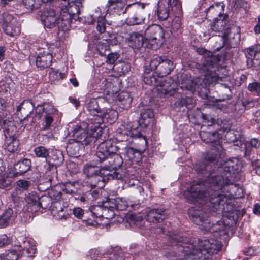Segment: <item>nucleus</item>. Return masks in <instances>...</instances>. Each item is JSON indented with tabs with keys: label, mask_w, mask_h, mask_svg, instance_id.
<instances>
[{
	"label": "nucleus",
	"mask_w": 260,
	"mask_h": 260,
	"mask_svg": "<svg viewBox=\"0 0 260 260\" xmlns=\"http://www.w3.org/2000/svg\"><path fill=\"white\" fill-rule=\"evenodd\" d=\"M200 137L206 143H211V150L204 160L196 165V171L201 174L209 172L203 182L194 181L184 191L188 202L199 203L211 208V211L228 216L237 215L234 199L242 197V189L239 185L231 182L232 174L238 173L241 163L237 158L226 161L224 149L219 142L221 136L218 132L202 131Z\"/></svg>",
	"instance_id": "obj_1"
},
{
	"label": "nucleus",
	"mask_w": 260,
	"mask_h": 260,
	"mask_svg": "<svg viewBox=\"0 0 260 260\" xmlns=\"http://www.w3.org/2000/svg\"><path fill=\"white\" fill-rule=\"evenodd\" d=\"M169 241L174 251L168 253L172 260H183L188 255H197L203 260H219L222 245L217 239H194L192 242L185 233H172Z\"/></svg>",
	"instance_id": "obj_2"
},
{
	"label": "nucleus",
	"mask_w": 260,
	"mask_h": 260,
	"mask_svg": "<svg viewBox=\"0 0 260 260\" xmlns=\"http://www.w3.org/2000/svg\"><path fill=\"white\" fill-rule=\"evenodd\" d=\"M169 241L174 251L168 253L172 260H183L188 255H197L203 260H219L222 245L217 239H194L192 242L185 233H172Z\"/></svg>",
	"instance_id": "obj_3"
},
{
	"label": "nucleus",
	"mask_w": 260,
	"mask_h": 260,
	"mask_svg": "<svg viewBox=\"0 0 260 260\" xmlns=\"http://www.w3.org/2000/svg\"><path fill=\"white\" fill-rule=\"evenodd\" d=\"M118 147L112 140L101 142L98 146L96 156L100 161H106L102 171L110 173L121 167L123 164L122 157L118 154Z\"/></svg>",
	"instance_id": "obj_4"
},
{
	"label": "nucleus",
	"mask_w": 260,
	"mask_h": 260,
	"mask_svg": "<svg viewBox=\"0 0 260 260\" xmlns=\"http://www.w3.org/2000/svg\"><path fill=\"white\" fill-rule=\"evenodd\" d=\"M188 214L192 222L199 225L201 230L214 233L216 239L226 234V227L223 222L219 221L215 224H211L207 214L202 208L192 207L189 209Z\"/></svg>",
	"instance_id": "obj_5"
},
{
	"label": "nucleus",
	"mask_w": 260,
	"mask_h": 260,
	"mask_svg": "<svg viewBox=\"0 0 260 260\" xmlns=\"http://www.w3.org/2000/svg\"><path fill=\"white\" fill-rule=\"evenodd\" d=\"M219 60L215 56H202L201 64H198L200 72L204 74V82L206 84L219 83L223 81L225 69L218 66Z\"/></svg>",
	"instance_id": "obj_6"
},
{
	"label": "nucleus",
	"mask_w": 260,
	"mask_h": 260,
	"mask_svg": "<svg viewBox=\"0 0 260 260\" xmlns=\"http://www.w3.org/2000/svg\"><path fill=\"white\" fill-rule=\"evenodd\" d=\"M72 18V14L67 8L62 9L59 17L51 9L45 10L41 15V20L45 27L52 28L57 25L63 31L68 30L71 27Z\"/></svg>",
	"instance_id": "obj_7"
},
{
	"label": "nucleus",
	"mask_w": 260,
	"mask_h": 260,
	"mask_svg": "<svg viewBox=\"0 0 260 260\" xmlns=\"http://www.w3.org/2000/svg\"><path fill=\"white\" fill-rule=\"evenodd\" d=\"M233 26L230 23L229 16L226 14H223L220 17L213 20L210 24L209 30L219 33V36L225 38L229 35Z\"/></svg>",
	"instance_id": "obj_8"
},
{
	"label": "nucleus",
	"mask_w": 260,
	"mask_h": 260,
	"mask_svg": "<svg viewBox=\"0 0 260 260\" xmlns=\"http://www.w3.org/2000/svg\"><path fill=\"white\" fill-rule=\"evenodd\" d=\"M14 247L21 250L22 255L26 251L27 257H33L36 253V246L34 241L23 237H19L17 241L13 242Z\"/></svg>",
	"instance_id": "obj_9"
},
{
	"label": "nucleus",
	"mask_w": 260,
	"mask_h": 260,
	"mask_svg": "<svg viewBox=\"0 0 260 260\" xmlns=\"http://www.w3.org/2000/svg\"><path fill=\"white\" fill-rule=\"evenodd\" d=\"M39 197L35 192H32L27 194L25 198L26 204L24 207L25 211L28 213L34 214L38 212L41 208H46L43 207L42 203L39 202Z\"/></svg>",
	"instance_id": "obj_10"
},
{
	"label": "nucleus",
	"mask_w": 260,
	"mask_h": 260,
	"mask_svg": "<svg viewBox=\"0 0 260 260\" xmlns=\"http://www.w3.org/2000/svg\"><path fill=\"white\" fill-rule=\"evenodd\" d=\"M102 169L103 167L100 169L97 166L91 165H86L84 167L83 172L88 178L98 174H100L103 175L108 176V179L112 178L119 180L122 178L121 174L116 171H114L113 173H110L106 172L105 170L102 171Z\"/></svg>",
	"instance_id": "obj_11"
},
{
	"label": "nucleus",
	"mask_w": 260,
	"mask_h": 260,
	"mask_svg": "<svg viewBox=\"0 0 260 260\" xmlns=\"http://www.w3.org/2000/svg\"><path fill=\"white\" fill-rule=\"evenodd\" d=\"M131 137L135 139L133 142L137 145L138 155L140 156L141 153H143L147 148L146 136L140 132L138 127L133 128L131 126Z\"/></svg>",
	"instance_id": "obj_12"
},
{
	"label": "nucleus",
	"mask_w": 260,
	"mask_h": 260,
	"mask_svg": "<svg viewBox=\"0 0 260 260\" xmlns=\"http://www.w3.org/2000/svg\"><path fill=\"white\" fill-rule=\"evenodd\" d=\"M167 215V213L164 208L160 207L149 210L145 218L149 222L156 223L160 222L164 220Z\"/></svg>",
	"instance_id": "obj_13"
},
{
	"label": "nucleus",
	"mask_w": 260,
	"mask_h": 260,
	"mask_svg": "<svg viewBox=\"0 0 260 260\" xmlns=\"http://www.w3.org/2000/svg\"><path fill=\"white\" fill-rule=\"evenodd\" d=\"M260 147V140L257 138H252L241 144V151L243 152L244 157H248L254 153V149Z\"/></svg>",
	"instance_id": "obj_14"
},
{
	"label": "nucleus",
	"mask_w": 260,
	"mask_h": 260,
	"mask_svg": "<svg viewBox=\"0 0 260 260\" xmlns=\"http://www.w3.org/2000/svg\"><path fill=\"white\" fill-rule=\"evenodd\" d=\"M34 151L37 157L45 159V171H50L54 166V163L51 161L52 159L49 155V150L44 146H40L36 147Z\"/></svg>",
	"instance_id": "obj_15"
},
{
	"label": "nucleus",
	"mask_w": 260,
	"mask_h": 260,
	"mask_svg": "<svg viewBox=\"0 0 260 260\" xmlns=\"http://www.w3.org/2000/svg\"><path fill=\"white\" fill-rule=\"evenodd\" d=\"M34 105L30 100L23 101L20 105L17 107V112L18 115L19 113L21 115L20 119L23 121H25L31 114L34 108Z\"/></svg>",
	"instance_id": "obj_16"
},
{
	"label": "nucleus",
	"mask_w": 260,
	"mask_h": 260,
	"mask_svg": "<svg viewBox=\"0 0 260 260\" xmlns=\"http://www.w3.org/2000/svg\"><path fill=\"white\" fill-rule=\"evenodd\" d=\"M131 6H133V10H135L137 8L138 10V14H135L132 18L133 21H131V25H140L139 27V29L141 31H142V29L144 28V26H143L142 23L144 20V18L142 15V14L144 13V9L145 6L144 4L142 3L131 4Z\"/></svg>",
	"instance_id": "obj_17"
},
{
	"label": "nucleus",
	"mask_w": 260,
	"mask_h": 260,
	"mask_svg": "<svg viewBox=\"0 0 260 260\" xmlns=\"http://www.w3.org/2000/svg\"><path fill=\"white\" fill-rule=\"evenodd\" d=\"M47 113H45L42 123V130L48 131L51 128L54 122V118L56 114V110L53 106H48L46 108Z\"/></svg>",
	"instance_id": "obj_18"
},
{
	"label": "nucleus",
	"mask_w": 260,
	"mask_h": 260,
	"mask_svg": "<svg viewBox=\"0 0 260 260\" xmlns=\"http://www.w3.org/2000/svg\"><path fill=\"white\" fill-rule=\"evenodd\" d=\"M73 132V136L75 137L78 142L82 143L83 145H88L92 141V137L88 136L86 130L82 129L80 125H77L72 127Z\"/></svg>",
	"instance_id": "obj_19"
},
{
	"label": "nucleus",
	"mask_w": 260,
	"mask_h": 260,
	"mask_svg": "<svg viewBox=\"0 0 260 260\" xmlns=\"http://www.w3.org/2000/svg\"><path fill=\"white\" fill-rule=\"evenodd\" d=\"M240 39L239 28L233 25L229 35L225 38H221V41L224 43L228 42L229 45L231 47H235L239 43Z\"/></svg>",
	"instance_id": "obj_20"
},
{
	"label": "nucleus",
	"mask_w": 260,
	"mask_h": 260,
	"mask_svg": "<svg viewBox=\"0 0 260 260\" xmlns=\"http://www.w3.org/2000/svg\"><path fill=\"white\" fill-rule=\"evenodd\" d=\"M223 5L217 3L211 5L209 8L206 10V18L210 20L217 19L222 16L224 13Z\"/></svg>",
	"instance_id": "obj_21"
},
{
	"label": "nucleus",
	"mask_w": 260,
	"mask_h": 260,
	"mask_svg": "<svg viewBox=\"0 0 260 260\" xmlns=\"http://www.w3.org/2000/svg\"><path fill=\"white\" fill-rule=\"evenodd\" d=\"M52 61V55L48 52L40 53L36 58V64L38 68L44 69L49 67Z\"/></svg>",
	"instance_id": "obj_22"
},
{
	"label": "nucleus",
	"mask_w": 260,
	"mask_h": 260,
	"mask_svg": "<svg viewBox=\"0 0 260 260\" xmlns=\"http://www.w3.org/2000/svg\"><path fill=\"white\" fill-rule=\"evenodd\" d=\"M111 179H108V176L98 174L88 178L87 183L91 188H102L105 186V182Z\"/></svg>",
	"instance_id": "obj_23"
},
{
	"label": "nucleus",
	"mask_w": 260,
	"mask_h": 260,
	"mask_svg": "<svg viewBox=\"0 0 260 260\" xmlns=\"http://www.w3.org/2000/svg\"><path fill=\"white\" fill-rule=\"evenodd\" d=\"M173 68V62L168 59L166 56H164L163 61L161 62L157 71H155V73L157 74L158 77H162L170 74Z\"/></svg>",
	"instance_id": "obj_24"
},
{
	"label": "nucleus",
	"mask_w": 260,
	"mask_h": 260,
	"mask_svg": "<svg viewBox=\"0 0 260 260\" xmlns=\"http://www.w3.org/2000/svg\"><path fill=\"white\" fill-rule=\"evenodd\" d=\"M52 213L57 220L66 219L69 215L67 205L62 207L60 202L55 203L52 208Z\"/></svg>",
	"instance_id": "obj_25"
},
{
	"label": "nucleus",
	"mask_w": 260,
	"mask_h": 260,
	"mask_svg": "<svg viewBox=\"0 0 260 260\" xmlns=\"http://www.w3.org/2000/svg\"><path fill=\"white\" fill-rule=\"evenodd\" d=\"M147 37H153L155 39L160 40L164 38V32L161 27L158 25L153 24L148 27L145 31Z\"/></svg>",
	"instance_id": "obj_26"
},
{
	"label": "nucleus",
	"mask_w": 260,
	"mask_h": 260,
	"mask_svg": "<svg viewBox=\"0 0 260 260\" xmlns=\"http://www.w3.org/2000/svg\"><path fill=\"white\" fill-rule=\"evenodd\" d=\"M170 14L169 6L168 0H160L158 3L157 16L160 20H166Z\"/></svg>",
	"instance_id": "obj_27"
},
{
	"label": "nucleus",
	"mask_w": 260,
	"mask_h": 260,
	"mask_svg": "<svg viewBox=\"0 0 260 260\" xmlns=\"http://www.w3.org/2000/svg\"><path fill=\"white\" fill-rule=\"evenodd\" d=\"M154 114L151 109H145L140 115L138 122L140 125L143 127H147L153 121Z\"/></svg>",
	"instance_id": "obj_28"
},
{
	"label": "nucleus",
	"mask_w": 260,
	"mask_h": 260,
	"mask_svg": "<svg viewBox=\"0 0 260 260\" xmlns=\"http://www.w3.org/2000/svg\"><path fill=\"white\" fill-rule=\"evenodd\" d=\"M31 167V161L29 159H24L17 162L14 167L16 176L21 175L26 173Z\"/></svg>",
	"instance_id": "obj_29"
},
{
	"label": "nucleus",
	"mask_w": 260,
	"mask_h": 260,
	"mask_svg": "<svg viewBox=\"0 0 260 260\" xmlns=\"http://www.w3.org/2000/svg\"><path fill=\"white\" fill-rule=\"evenodd\" d=\"M5 32L11 37L18 36L20 34V24L18 21H14V23H11L8 25H4L2 27Z\"/></svg>",
	"instance_id": "obj_30"
},
{
	"label": "nucleus",
	"mask_w": 260,
	"mask_h": 260,
	"mask_svg": "<svg viewBox=\"0 0 260 260\" xmlns=\"http://www.w3.org/2000/svg\"><path fill=\"white\" fill-rule=\"evenodd\" d=\"M87 110L91 115L96 116L100 118L104 115L103 109L99 108L98 101L95 99L90 100L88 103Z\"/></svg>",
	"instance_id": "obj_31"
},
{
	"label": "nucleus",
	"mask_w": 260,
	"mask_h": 260,
	"mask_svg": "<svg viewBox=\"0 0 260 260\" xmlns=\"http://www.w3.org/2000/svg\"><path fill=\"white\" fill-rule=\"evenodd\" d=\"M144 40L142 34L133 32L131 34V47L135 49L142 47L144 44Z\"/></svg>",
	"instance_id": "obj_32"
},
{
	"label": "nucleus",
	"mask_w": 260,
	"mask_h": 260,
	"mask_svg": "<svg viewBox=\"0 0 260 260\" xmlns=\"http://www.w3.org/2000/svg\"><path fill=\"white\" fill-rule=\"evenodd\" d=\"M9 250L7 253L4 255V260H17V259L22 255L21 250H19L18 248L14 247Z\"/></svg>",
	"instance_id": "obj_33"
},
{
	"label": "nucleus",
	"mask_w": 260,
	"mask_h": 260,
	"mask_svg": "<svg viewBox=\"0 0 260 260\" xmlns=\"http://www.w3.org/2000/svg\"><path fill=\"white\" fill-rule=\"evenodd\" d=\"M3 123L4 124L1 128H3L5 132H6L9 136L12 137L16 135L17 128L14 121H7V120H3Z\"/></svg>",
	"instance_id": "obj_34"
},
{
	"label": "nucleus",
	"mask_w": 260,
	"mask_h": 260,
	"mask_svg": "<svg viewBox=\"0 0 260 260\" xmlns=\"http://www.w3.org/2000/svg\"><path fill=\"white\" fill-rule=\"evenodd\" d=\"M169 83L165 82V84H162L157 88L158 93L162 96H171L175 93V89L174 87L169 85Z\"/></svg>",
	"instance_id": "obj_35"
},
{
	"label": "nucleus",
	"mask_w": 260,
	"mask_h": 260,
	"mask_svg": "<svg viewBox=\"0 0 260 260\" xmlns=\"http://www.w3.org/2000/svg\"><path fill=\"white\" fill-rule=\"evenodd\" d=\"M14 83L10 79H5L0 81V93H10L13 90Z\"/></svg>",
	"instance_id": "obj_36"
},
{
	"label": "nucleus",
	"mask_w": 260,
	"mask_h": 260,
	"mask_svg": "<svg viewBox=\"0 0 260 260\" xmlns=\"http://www.w3.org/2000/svg\"><path fill=\"white\" fill-rule=\"evenodd\" d=\"M103 112L104 113V115L102 116V117H100L99 123H100L101 121H103L102 119L104 118L109 119L110 121L109 122H111L115 121L118 117L117 112L113 109L106 110L103 109Z\"/></svg>",
	"instance_id": "obj_37"
},
{
	"label": "nucleus",
	"mask_w": 260,
	"mask_h": 260,
	"mask_svg": "<svg viewBox=\"0 0 260 260\" xmlns=\"http://www.w3.org/2000/svg\"><path fill=\"white\" fill-rule=\"evenodd\" d=\"M13 210L11 209H7L0 217V228H4L8 226L9 221L12 218Z\"/></svg>",
	"instance_id": "obj_38"
},
{
	"label": "nucleus",
	"mask_w": 260,
	"mask_h": 260,
	"mask_svg": "<svg viewBox=\"0 0 260 260\" xmlns=\"http://www.w3.org/2000/svg\"><path fill=\"white\" fill-rule=\"evenodd\" d=\"M164 38H160V40L155 39L153 37H147L146 42L147 47L153 50H157L163 43Z\"/></svg>",
	"instance_id": "obj_39"
},
{
	"label": "nucleus",
	"mask_w": 260,
	"mask_h": 260,
	"mask_svg": "<svg viewBox=\"0 0 260 260\" xmlns=\"http://www.w3.org/2000/svg\"><path fill=\"white\" fill-rule=\"evenodd\" d=\"M177 106L180 107L185 106L186 107L191 105V107L193 106L194 102L193 99L190 97H183L179 99L175 103Z\"/></svg>",
	"instance_id": "obj_40"
},
{
	"label": "nucleus",
	"mask_w": 260,
	"mask_h": 260,
	"mask_svg": "<svg viewBox=\"0 0 260 260\" xmlns=\"http://www.w3.org/2000/svg\"><path fill=\"white\" fill-rule=\"evenodd\" d=\"M164 56H154L150 61V68L151 70L157 71V69L160 67V64L163 61Z\"/></svg>",
	"instance_id": "obj_41"
},
{
	"label": "nucleus",
	"mask_w": 260,
	"mask_h": 260,
	"mask_svg": "<svg viewBox=\"0 0 260 260\" xmlns=\"http://www.w3.org/2000/svg\"><path fill=\"white\" fill-rule=\"evenodd\" d=\"M197 86L198 85L193 80L186 79L182 81L181 87L185 88L188 90L193 92L196 90Z\"/></svg>",
	"instance_id": "obj_42"
},
{
	"label": "nucleus",
	"mask_w": 260,
	"mask_h": 260,
	"mask_svg": "<svg viewBox=\"0 0 260 260\" xmlns=\"http://www.w3.org/2000/svg\"><path fill=\"white\" fill-rule=\"evenodd\" d=\"M7 140L6 149L9 152H14L18 150L19 147V141L18 140L12 138L10 142H8Z\"/></svg>",
	"instance_id": "obj_43"
},
{
	"label": "nucleus",
	"mask_w": 260,
	"mask_h": 260,
	"mask_svg": "<svg viewBox=\"0 0 260 260\" xmlns=\"http://www.w3.org/2000/svg\"><path fill=\"white\" fill-rule=\"evenodd\" d=\"M18 21L16 18H15L12 14H10L9 12H4L3 14V23L2 27L4 25H8L11 23H14V21Z\"/></svg>",
	"instance_id": "obj_44"
},
{
	"label": "nucleus",
	"mask_w": 260,
	"mask_h": 260,
	"mask_svg": "<svg viewBox=\"0 0 260 260\" xmlns=\"http://www.w3.org/2000/svg\"><path fill=\"white\" fill-rule=\"evenodd\" d=\"M260 46L258 45L253 46L248 48L246 50V56L250 59V61L252 62V57L255 58L256 55L259 52Z\"/></svg>",
	"instance_id": "obj_45"
},
{
	"label": "nucleus",
	"mask_w": 260,
	"mask_h": 260,
	"mask_svg": "<svg viewBox=\"0 0 260 260\" xmlns=\"http://www.w3.org/2000/svg\"><path fill=\"white\" fill-rule=\"evenodd\" d=\"M41 2V0H23V3L25 7L30 10L39 8Z\"/></svg>",
	"instance_id": "obj_46"
},
{
	"label": "nucleus",
	"mask_w": 260,
	"mask_h": 260,
	"mask_svg": "<svg viewBox=\"0 0 260 260\" xmlns=\"http://www.w3.org/2000/svg\"><path fill=\"white\" fill-rule=\"evenodd\" d=\"M168 4L171 7L172 11L175 13L179 14L181 11L182 7L179 0H168Z\"/></svg>",
	"instance_id": "obj_47"
},
{
	"label": "nucleus",
	"mask_w": 260,
	"mask_h": 260,
	"mask_svg": "<svg viewBox=\"0 0 260 260\" xmlns=\"http://www.w3.org/2000/svg\"><path fill=\"white\" fill-rule=\"evenodd\" d=\"M75 182H67L63 184V191L66 193L73 194L76 191Z\"/></svg>",
	"instance_id": "obj_48"
},
{
	"label": "nucleus",
	"mask_w": 260,
	"mask_h": 260,
	"mask_svg": "<svg viewBox=\"0 0 260 260\" xmlns=\"http://www.w3.org/2000/svg\"><path fill=\"white\" fill-rule=\"evenodd\" d=\"M63 74L58 70L52 68L49 73V78L51 81H58L63 78Z\"/></svg>",
	"instance_id": "obj_49"
},
{
	"label": "nucleus",
	"mask_w": 260,
	"mask_h": 260,
	"mask_svg": "<svg viewBox=\"0 0 260 260\" xmlns=\"http://www.w3.org/2000/svg\"><path fill=\"white\" fill-rule=\"evenodd\" d=\"M131 191L136 194H141L143 191L141 183L138 180H135V182H131Z\"/></svg>",
	"instance_id": "obj_50"
},
{
	"label": "nucleus",
	"mask_w": 260,
	"mask_h": 260,
	"mask_svg": "<svg viewBox=\"0 0 260 260\" xmlns=\"http://www.w3.org/2000/svg\"><path fill=\"white\" fill-rule=\"evenodd\" d=\"M48 106L52 105L50 104H45L44 106H38L35 108L36 116L38 118L45 117V113H47V110H46V108Z\"/></svg>",
	"instance_id": "obj_51"
},
{
	"label": "nucleus",
	"mask_w": 260,
	"mask_h": 260,
	"mask_svg": "<svg viewBox=\"0 0 260 260\" xmlns=\"http://www.w3.org/2000/svg\"><path fill=\"white\" fill-rule=\"evenodd\" d=\"M102 210V216L106 219H111L114 217L115 213L112 208H109L105 207L100 208Z\"/></svg>",
	"instance_id": "obj_52"
},
{
	"label": "nucleus",
	"mask_w": 260,
	"mask_h": 260,
	"mask_svg": "<svg viewBox=\"0 0 260 260\" xmlns=\"http://www.w3.org/2000/svg\"><path fill=\"white\" fill-rule=\"evenodd\" d=\"M247 88L249 91L255 93L257 95L260 96V83L255 81L249 83Z\"/></svg>",
	"instance_id": "obj_53"
},
{
	"label": "nucleus",
	"mask_w": 260,
	"mask_h": 260,
	"mask_svg": "<svg viewBox=\"0 0 260 260\" xmlns=\"http://www.w3.org/2000/svg\"><path fill=\"white\" fill-rule=\"evenodd\" d=\"M64 2V5L66 7L65 8H67V9H69V12L72 14V15H74L75 14V12H73L72 9L73 8H75L77 11V12H78V10L77 9V6L75 5L73 2V0H63Z\"/></svg>",
	"instance_id": "obj_54"
},
{
	"label": "nucleus",
	"mask_w": 260,
	"mask_h": 260,
	"mask_svg": "<svg viewBox=\"0 0 260 260\" xmlns=\"http://www.w3.org/2000/svg\"><path fill=\"white\" fill-rule=\"evenodd\" d=\"M128 207L127 202L123 199H118L116 200V207L117 210H124Z\"/></svg>",
	"instance_id": "obj_55"
},
{
	"label": "nucleus",
	"mask_w": 260,
	"mask_h": 260,
	"mask_svg": "<svg viewBox=\"0 0 260 260\" xmlns=\"http://www.w3.org/2000/svg\"><path fill=\"white\" fill-rule=\"evenodd\" d=\"M97 30L101 33L105 31V19L103 17H99L97 18Z\"/></svg>",
	"instance_id": "obj_56"
},
{
	"label": "nucleus",
	"mask_w": 260,
	"mask_h": 260,
	"mask_svg": "<svg viewBox=\"0 0 260 260\" xmlns=\"http://www.w3.org/2000/svg\"><path fill=\"white\" fill-rule=\"evenodd\" d=\"M17 186L19 189L22 190H27L31 185L30 181L25 180H19L17 182ZM18 189V188H17Z\"/></svg>",
	"instance_id": "obj_57"
},
{
	"label": "nucleus",
	"mask_w": 260,
	"mask_h": 260,
	"mask_svg": "<svg viewBox=\"0 0 260 260\" xmlns=\"http://www.w3.org/2000/svg\"><path fill=\"white\" fill-rule=\"evenodd\" d=\"M11 183L10 179L0 173V188L9 186Z\"/></svg>",
	"instance_id": "obj_58"
},
{
	"label": "nucleus",
	"mask_w": 260,
	"mask_h": 260,
	"mask_svg": "<svg viewBox=\"0 0 260 260\" xmlns=\"http://www.w3.org/2000/svg\"><path fill=\"white\" fill-rule=\"evenodd\" d=\"M22 192L21 190L17 188L11 193V197L13 201L15 203H18L20 200V194Z\"/></svg>",
	"instance_id": "obj_59"
},
{
	"label": "nucleus",
	"mask_w": 260,
	"mask_h": 260,
	"mask_svg": "<svg viewBox=\"0 0 260 260\" xmlns=\"http://www.w3.org/2000/svg\"><path fill=\"white\" fill-rule=\"evenodd\" d=\"M118 58V56L117 53H111L107 56L106 63L111 64H113Z\"/></svg>",
	"instance_id": "obj_60"
},
{
	"label": "nucleus",
	"mask_w": 260,
	"mask_h": 260,
	"mask_svg": "<svg viewBox=\"0 0 260 260\" xmlns=\"http://www.w3.org/2000/svg\"><path fill=\"white\" fill-rule=\"evenodd\" d=\"M9 243V239L6 235H0V247L4 246Z\"/></svg>",
	"instance_id": "obj_61"
},
{
	"label": "nucleus",
	"mask_w": 260,
	"mask_h": 260,
	"mask_svg": "<svg viewBox=\"0 0 260 260\" xmlns=\"http://www.w3.org/2000/svg\"><path fill=\"white\" fill-rule=\"evenodd\" d=\"M253 169L255 173L260 175V160H257L252 162Z\"/></svg>",
	"instance_id": "obj_62"
},
{
	"label": "nucleus",
	"mask_w": 260,
	"mask_h": 260,
	"mask_svg": "<svg viewBox=\"0 0 260 260\" xmlns=\"http://www.w3.org/2000/svg\"><path fill=\"white\" fill-rule=\"evenodd\" d=\"M73 213L76 217L81 218L83 214V210L80 208H76L74 209Z\"/></svg>",
	"instance_id": "obj_63"
},
{
	"label": "nucleus",
	"mask_w": 260,
	"mask_h": 260,
	"mask_svg": "<svg viewBox=\"0 0 260 260\" xmlns=\"http://www.w3.org/2000/svg\"><path fill=\"white\" fill-rule=\"evenodd\" d=\"M103 134V133L102 128L98 126L96 128L95 132H93L92 135L93 137H95L96 139H98L102 136Z\"/></svg>",
	"instance_id": "obj_64"
}]
</instances>
